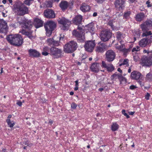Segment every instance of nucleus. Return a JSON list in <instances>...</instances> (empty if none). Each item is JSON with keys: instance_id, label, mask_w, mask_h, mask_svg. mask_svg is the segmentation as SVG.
Masks as SVG:
<instances>
[{"instance_id": "1", "label": "nucleus", "mask_w": 152, "mask_h": 152, "mask_svg": "<svg viewBox=\"0 0 152 152\" xmlns=\"http://www.w3.org/2000/svg\"><path fill=\"white\" fill-rule=\"evenodd\" d=\"M152 26V21L151 20H146L140 25L143 33L142 37H146L145 38L149 39V41H152V33L149 31Z\"/></svg>"}, {"instance_id": "2", "label": "nucleus", "mask_w": 152, "mask_h": 152, "mask_svg": "<svg viewBox=\"0 0 152 152\" xmlns=\"http://www.w3.org/2000/svg\"><path fill=\"white\" fill-rule=\"evenodd\" d=\"M6 39L10 44L15 46L21 45L23 42V38L18 34L9 35Z\"/></svg>"}, {"instance_id": "3", "label": "nucleus", "mask_w": 152, "mask_h": 152, "mask_svg": "<svg viewBox=\"0 0 152 152\" xmlns=\"http://www.w3.org/2000/svg\"><path fill=\"white\" fill-rule=\"evenodd\" d=\"M14 11L17 12L19 15L23 16L29 12L28 8L24 5H20L19 3H15L13 6Z\"/></svg>"}, {"instance_id": "4", "label": "nucleus", "mask_w": 152, "mask_h": 152, "mask_svg": "<svg viewBox=\"0 0 152 152\" xmlns=\"http://www.w3.org/2000/svg\"><path fill=\"white\" fill-rule=\"evenodd\" d=\"M56 26V23L53 20H49L46 22L44 24V27L46 31V35L50 37Z\"/></svg>"}, {"instance_id": "5", "label": "nucleus", "mask_w": 152, "mask_h": 152, "mask_svg": "<svg viewBox=\"0 0 152 152\" xmlns=\"http://www.w3.org/2000/svg\"><path fill=\"white\" fill-rule=\"evenodd\" d=\"M77 47L76 42L71 41L65 45L64 51L67 53H72L75 50Z\"/></svg>"}, {"instance_id": "6", "label": "nucleus", "mask_w": 152, "mask_h": 152, "mask_svg": "<svg viewBox=\"0 0 152 152\" xmlns=\"http://www.w3.org/2000/svg\"><path fill=\"white\" fill-rule=\"evenodd\" d=\"M140 63L142 66L149 67L152 65V58L150 55L148 56H143Z\"/></svg>"}, {"instance_id": "7", "label": "nucleus", "mask_w": 152, "mask_h": 152, "mask_svg": "<svg viewBox=\"0 0 152 152\" xmlns=\"http://www.w3.org/2000/svg\"><path fill=\"white\" fill-rule=\"evenodd\" d=\"M59 23L61 24V29L63 30H68L70 25L71 24L70 20L64 18L60 20Z\"/></svg>"}, {"instance_id": "8", "label": "nucleus", "mask_w": 152, "mask_h": 152, "mask_svg": "<svg viewBox=\"0 0 152 152\" xmlns=\"http://www.w3.org/2000/svg\"><path fill=\"white\" fill-rule=\"evenodd\" d=\"M100 36L101 40L105 42L108 41L111 37L112 33L109 31H101Z\"/></svg>"}, {"instance_id": "9", "label": "nucleus", "mask_w": 152, "mask_h": 152, "mask_svg": "<svg viewBox=\"0 0 152 152\" xmlns=\"http://www.w3.org/2000/svg\"><path fill=\"white\" fill-rule=\"evenodd\" d=\"M79 32L76 30H74L72 32V34L76 37L77 41L79 42H83L85 41V33Z\"/></svg>"}, {"instance_id": "10", "label": "nucleus", "mask_w": 152, "mask_h": 152, "mask_svg": "<svg viewBox=\"0 0 152 152\" xmlns=\"http://www.w3.org/2000/svg\"><path fill=\"white\" fill-rule=\"evenodd\" d=\"M62 50L61 49L58 48L52 47L50 48L49 54L53 56L55 58H58L61 55Z\"/></svg>"}, {"instance_id": "11", "label": "nucleus", "mask_w": 152, "mask_h": 152, "mask_svg": "<svg viewBox=\"0 0 152 152\" xmlns=\"http://www.w3.org/2000/svg\"><path fill=\"white\" fill-rule=\"evenodd\" d=\"M95 45L94 41H88L86 42L84 45L85 49L86 51L89 52H92Z\"/></svg>"}, {"instance_id": "12", "label": "nucleus", "mask_w": 152, "mask_h": 152, "mask_svg": "<svg viewBox=\"0 0 152 152\" xmlns=\"http://www.w3.org/2000/svg\"><path fill=\"white\" fill-rule=\"evenodd\" d=\"M115 56V53L111 50H107L106 53V59L109 62L113 61Z\"/></svg>"}, {"instance_id": "13", "label": "nucleus", "mask_w": 152, "mask_h": 152, "mask_svg": "<svg viewBox=\"0 0 152 152\" xmlns=\"http://www.w3.org/2000/svg\"><path fill=\"white\" fill-rule=\"evenodd\" d=\"M8 29L7 22L3 19H0V32L6 33Z\"/></svg>"}, {"instance_id": "14", "label": "nucleus", "mask_w": 152, "mask_h": 152, "mask_svg": "<svg viewBox=\"0 0 152 152\" xmlns=\"http://www.w3.org/2000/svg\"><path fill=\"white\" fill-rule=\"evenodd\" d=\"M125 3L124 0H116L114 2L115 7L118 10H123L125 7Z\"/></svg>"}, {"instance_id": "15", "label": "nucleus", "mask_w": 152, "mask_h": 152, "mask_svg": "<svg viewBox=\"0 0 152 152\" xmlns=\"http://www.w3.org/2000/svg\"><path fill=\"white\" fill-rule=\"evenodd\" d=\"M44 15L45 18L49 19L54 18L56 16L54 11L50 9L45 10L44 12Z\"/></svg>"}, {"instance_id": "16", "label": "nucleus", "mask_w": 152, "mask_h": 152, "mask_svg": "<svg viewBox=\"0 0 152 152\" xmlns=\"http://www.w3.org/2000/svg\"><path fill=\"white\" fill-rule=\"evenodd\" d=\"M101 66L104 68H106L107 71L109 72H111L113 71L115 69L114 67L111 64H107L104 61H102Z\"/></svg>"}, {"instance_id": "17", "label": "nucleus", "mask_w": 152, "mask_h": 152, "mask_svg": "<svg viewBox=\"0 0 152 152\" xmlns=\"http://www.w3.org/2000/svg\"><path fill=\"white\" fill-rule=\"evenodd\" d=\"M70 4L66 1L62 0L59 4V6L62 10L64 11L67 9L69 7L70 8H71Z\"/></svg>"}, {"instance_id": "18", "label": "nucleus", "mask_w": 152, "mask_h": 152, "mask_svg": "<svg viewBox=\"0 0 152 152\" xmlns=\"http://www.w3.org/2000/svg\"><path fill=\"white\" fill-rule=\"evenodd\" d=\"M85 29L88 30L92 34H94L95 31V28L94 26V23L92 22L86 25L85 27Z\"/></svg>"}, {"instance_id": "19", "label": "nucleus", "mask_w": 152, "mask_h": 152, "mask_svg": "<svg viewBox=\"0 0 152 152\" xmlns=\"http://www.w3.org/2000/svg\"><path fill=\"white\" fill-rule=\"evenodd\" d=\"M28 52L30 57L37 58L40 55L39 52L35 49H30L28 50Z\"/></svg>"}, {"instance_id": "20", "label": "nucleus", "mask_w": 152, "mask_h": 152, "mask_svg": "<svg viewBox=\"0 0 152 152\" xmlns=\"http://www.w3.org/2000/svg\"><path fill=\"white\" fill-rule=\"evenodd\" d=\"M141 75L139 71H134L131 73L130 77L132 79L137 80L139 79Z\"/></svg>"}, {"instance_id": "21", "label": "nucleus", "mask_w": 152, "mask_h": 152, "mask_svg": "<svg viewBox=\"0 0 152 152\" xmlns=\"http://www.w3.org/2000/svg\"><path fill=\"white\" fill-rule=\"evenodd\" d=\"M82 19V16L80 15H78L76 16L73 18L72 22L75 24L76 25H79L81 23Z\"/></svg>"}, {"instance_id": "22", "label": "nucleus", "mask_w": 152, "mask_h": 152, "mask_svg": "<svg viewBox=\"0 0 152 152\" xmlns=\"http://www.w3.org/2000/svg\"><path fill=\"white\" fill-rule=\"evenodd\" d=\"M111 79L112 80H115L117 79H118L120 81L121 83V81H126V79L124 77H123L121 74H117V72L113 74L111 77Z\"/></svg>"}, {"instance_id": "23", "label": "nucleus", "mask_w": 152, "mask_h": 152, "mask_svg": "<svg viewBox=\"0 0 152 152\" xmlns=\"http://www.w3.org/2000/svg\"><path fill=\"white\" fill-rule=\"evenodd\" d=\"M152 41H149V39L144 38L141 39L139 42V45L141 47H144L147 45L151 43Z\"/></svg>"}, {"instance_id": "24", "label": "nucleus", "mask_w": 152, "mask_h": 152, "mask_svg": "<svg viewBox=\"0 0 152 152\" xmlns=\"http://www.w3.org/2000/svg\"><path fill=\"white\" fill-rule=\"evenodd\" d=\"M100 66V64L97 62L93 63L91 65L90 69L93 72L97 73L99 71V68Z\"/></svg>"}, {"instance_id": "25", "label": "nucleus", "mask_w": 152, "mask_h": 152, "mask_svg": "<svg viewBox=\"0 0 152 152\" xmlns=\"http://www.w3.org/2000/svg\"><path fill=\"white\" fill-rule=\"evenodd\" d=\"M106 48V45L104 43H102L97 46L95 50L98 53H102L104 52Z\"/></svg>"}, {"instance_id": "26", "label": "nucleus", "mask_w": 152, "mask_h": 152, "mask_svg": "<svg viewBox=\"0 0 152 152\" xmlns=\"http://www.w3.org/2000/svg\"><path fill=\"white\" fill-rule=\"evenodd\" d=\"M145 16V15L143 13L140 12L136 15L135 19L137 21H141L144 20Z\"/></svg>"}, {"instance_id": "27", "label": "nucleus", "mask_w": 152, "mask_h": 152, "mask_svg": "<svg viewBox=\"0 0 152 152\" xmlns=\"http://www.w3.org/2000/svg\"><path fill=\"white\" fill-rule=\"evenodd\" d=\"M34 23L35 28H38L42 26L43 22L40 19L36 18L34 20Z\"/></svg>"}, {"instance_id": "28", "label": "nucleus", "mask_w": 152, "mask_h": 152, "mask_svg": "<svg viewBox=\"0 0 152 152\" xmlns=\"http://www.w3.org/2000/svg\"><path fill=\"white\" fill-rule=\"evenodd\" d=\"M90 7L89 6L84 3L80 6V9L83 12H86L89 11Z\"/></svg>"}, {"instance_id": "29", "label": "nucleus", "mask_w": 152, "mask_h": 152, "mask_svg": "<svg viewBox=\"0 0 152 152\" xmlns=\"http://www.w3.org/2000/svg\"><path fill=\"white\" fill-rule=\"evenodd\" d=\"M32 32L33 31L31 30L27 31L23 29L20 31V32L22 34L27 36L30 39H32L33 37V36L32 35Z\"/></svg>"}, {"instance_id": "30", "label": "nucleus", "mask_w": 152, "mask_h": 152, "mask_svg": "<svg viewBox=\"0 0 152 152\" xmlns=\"http://www.w3.org/2000/svg\"><path fill=\"white\" fill-rule=\"evenodd\" d=\"M115 36L117 39L122 41L125 38V35L120 31H118L116 33Z\"/></svg>"}, {"instance_id": "31", "label": "nucleus", "mask_w": 152, "mask_h": 152, "mask_svg": "<svg viewBox=\"0 0 152 152\" xmlns=\"http://www.w3.org/2000/svg\"><path fill=\"white\" fill-rule=\"evenodd\" d=\"M24 28L30 29L32 27V23L30 20H26L23 24Z\"/></svg>"}, {"instance_id": "32", "label": "nucleus", "mask_w": 152, "mask_h": 152, "mask_svg": "<svg viewBox=\"0 0 152 152\" xmlns=\"http://www.w3.org/2000/svg\"><path fill=\"white\" fill-rule=\"evenodd\" d=\"M120 43L121 44L120 45H116L115 48L118 50L122 51L125 48L124 47L125 46L122 41H120Z\"/></svg>"}, {"instance_id": "33", "label": "nucleus", "mask_w": 152, "mask_h": 152, "mask_svg": "<svg viewBox=\"0 0 152 152\" xmlns=\"http://www.w3.org/2000/svg\"><path fill=\"white\" fill-rule=\"evenodd\" d=\"M50 49L48 47H45L43 49L42 54L44 56H46L49 54V53L50 52Z\"/></svg>"}, {"instance_id": "34", "label": "nucleus", "mask_w": 152, "mask_h": 152, "mask_svg": "<svg viewBox=\"0 0 152 152\" xmlns=\"http://www.w3.org/2000/svg\"><path fill=\"white\" fill-rule=\"evenodd\" d=\"M131 12L130 11H127L124 12L123 16V18L124 19L128 20L130 18V15L131 14Z\"/></svg>"}, {"instance_id": "35", "label": "nucleus", "mask_w": 152, "mask_h": 152, "mask_svg": "<svg viewBox=\"0 0 152 152\" xmlns=\"http://www.w3.org/2000/svg\"><path fill=\"white\" fill-rule=\"evenodd\" d=\"M119 128L118 125L116 123H113L111 126V129L113 131H116Z\"/></svg>"}, {"instance_id": "36", "label": "nucleus", "mask_w": 152, "mask_h": 152, "mask_svg": "<svg viewBox=\"0 0 152 152\" xmlns=\"http://www.w3.org/2000/svg\"><path fill=\"white\" fill-rule=\"evenodd\" d=\"M145 79L149 81H152V72H150L146 75Z\"/></svg>"}, {"instance_id": "37", "label": "nucleus", "mask_w": 152, "mask_h": 152, "mask_svg": "<svg viewBox=\"0 0 152 152\" xmlns=\"http://www.w3.org/2000/svg\"><path fill=\"white\" fill-rule=\"evenodd\" d=\"M6 121L8 125L10 127H12L15 124L14 122L13 121H11L9 119H7Z\"/></svg>"}, {"instance_id": "38", "label": "nucleus", "mask_w": 152, "mask_h": 152, "mask_svg": "<svg viewBox=\"0 0 152 152\" xmlns=\"http://www.w3.org/2000/svg\"><path fill=\"white\" fill-rule=\"evenodd\" d=\"M129 60L128 59H124L123 62L119 64V66H121L123 65H125L126 66H129Z\"/></svg>"}, {"instance_id": "39", "label": "nucleus", "mask_w": 152, "mask_h": 152, "mask_svg": "<svg viewBox=\"0 0 152 152\" xmlns=\"http://www.w3.org/2000/svg\"><path fill=\"white\" fill-rule=\"evenodd\" d=\"M47 42L48 45L51 46H52L53 43L54 41L53 38H50L47 40Z\"/></svg>"}, {"instance_id": "40", "label": "nucleus", "mask_w": 152, "mask_h": 152, "mask_svg": "<svg viewBox=\"0 0 152 152\" xmlns=\"http://www.w3.org/2000/svg\"><path fill=\"white\" fill-rule=\"evenodd\" d=\"M130 49H126L125 48L122 51L124 52V55L126 56L127 54L130 52Z\"/></svg>"}, {"instance_id": "41", "label": "nucleus", "mask_w": 152, "mask_h": 152, "mask_svg": "<svg viewBox=\"0 0 152 152\" xmlns=\"http://www.w3.org/2000/svg\"><path fill=\"white\" fill-rule=\"evenodd\" d=\"M108 25L110 26L111 28L113 30H114L115 29V27L113 25V20H110L108 23Z\"/></svg>"}, {"instance_id": "42", "label": "nucleus", "mask_w": 152, "mask_h": 152, "mask_svg": "<svg viewBox=\"0 0 152 152\" xmlns=\"http://www.w3.org/2000/svg\"><path fill=\"white\" fill-rule=\"evenodd\" d=\"M33 0H25L24 1V4L27 5L29 6L31 3V2Z\"/></svg>"}, {"instance_id": "43", "label": "nucleus", "mask_w": 152, "mask_h": 152, "mask_svg": "<svg viewBox=\"0 0 152 152\" xmlns=\"http://www.w3.org/2000/svg\"><path fill=\"white\" fill-rule=\"evenodd\" d=\"M122 113L123 115H124V116L126 117V118H129V116L126 113L125 110H123L122 111Z\"/></svg>"}, {"instance_id": "44", "label": "nucleus", "mask_w": 152, "mask_h": 152, "mask_svg": "<svg viewBox=\"0 0 152 152\" xmlns=\"http://www.w3.org/2000/svg\"><path fill=\"white\" fill-rule=\"evenodd\" d=\"M140 50V47L139 46H137L136 47L132 49V52H134V51H138L139 50Z\"/></svg>"}, {"instance_id": "45", "label": "nucleus", "mask_w": 152, "mask_h": 152, "mask_svg": "<svg viewBox=\"0 0 152 152\" xmlns=\"http://www.w3.org/2000/svg\"><path fill=\"white\" fill-rule=\"evenodd\" d=\"M52 46H58L59 45V42L57 41L54 40Z\"/></svg>"}, {"instance_id": "46", "label": "nucleus", "mask_w": 152, "mask_h": 152, "mask_svg": "<svg viewBox=\"0 0 152 152\" xmlns=\"http://www.w3.org/2000/svg\"><path fill=\"white\" fill-rule=\"evenodd\" d=\"M77 107V105L76 103H72L71 104V108L73 109H75Z\"/></svg>"}, {"instance_id": "47", "label": "nucleus", "mask_w": 152, "mask_h": 152, "mask_svg": "<svg viewBox=\"0 0 152 152\" xmlns=\"http://www.w3.org/2000/svg\"><path fill=\"white\" fill-rule=\"evenodd\" d=\"M77 29L79 30H80V32H81V33H82V31H83V33H84L85 31H84V30L81 27H80L79 26H78Z\"/></svg>"}, {"instance_id": "48", "label": "nucleus", "mask_w": 152, "mask_h": 152, "mask_svg": "<svg viewBox=\"0 0 152 152\" xmlns=\"http://www.w3.org/2000/svg\"><path fill=\"white\" fill-rule=\"evenodd\" d=\"M137 88L135 86L132 85L130 86L129 89L132 90H133Z\"/></svg>"}, {"instance_id": "49", "label": "nucleus", "mask_w": 152, "mask_h": 152, "mask_svg": "<svg viewBox=\"0 0 152 152\" xmlns=\"http://www.w3.org/2000/svg\"><path fill=\"white\" fill-rule=\"evenodd\" d=\"M150 96V94L148 93H147L146 95L145 96V98L146 100H148L149 99Z\"/></svg>"}, {"instance_id": "50", "label": "nucleus", "mask_w": 152, "mask_h": 152, "mask_svg": "<svg viewBox=\"0 0 152 152\" xmlns=\"http://www.w3.org/2000/svg\"><path fill=\"white\" fill-rule=\"evenodd\" d=\"M134 60L135 61H137L139 59V58L137 56H133Z\"/></svg>"}, {"instance_id": "51", "label": "nucleus", "mask_w": 152, "mask_h": 152, "mask_svg": "<svg viewBox=\"0 0 152 152\" xmlns=\"http://www.w3.org/2000/svg\"><path fill=\"white\" fill-rule=\"evenodd\" d=\"M105 1V0H95V1L99 4H102Z\"/></svg>"}, {"instance_id": "52", "label": "nucleus", "mask_w": 152, "mask_h": 152, "mask_svg": "<svg viewBox=\"0 0 152 152\" xmlns=\"http://www.w3.org/2000/svg\"><path fill=\"white\" fill-rule=\"evenodd\" d=\"M47 6L48 7H52V4L50 1H48L47 2Z\"/></svg>"}, {"instance_id": "53", "label": "nucleus", "mask_w": 152, "mask_h": 152, "mask_svg": "<svg viewBox=\"0 0 152 152\" xmlns=\"http://www.w3.org/2000/svg\"><path fill=\"white\" fill-rule=\"evenodd\" d=\"M143 53H147L149 55V54H151V52H150L149 50H144L143 51Z\"/></svg>"}, {"instance_id": "54", "label": "nucleus", "mask_w": 152, "mask_h": 152, "mask_svg": "<svg viewBox=\"0 0 152 152\" xmlns=\"http://www.w3.org/2000/svg\"><path fill=\"white\" fill-rule=\"evenodd\" d=\"M17 104H18L19 106L20 107L22 105V102L18 100L17 101Z\"/></svg>"}, {"instance_id": "55", "label": "nucleus", "mask_w": 152, "mask_h": 152, "mask_svg": "<svg viewBox=\"0 0 152 152\" xmlns=\"http://www.w3.org/2000/svg\"><path fill=\"white\" fill-rule=\"evenodd\" d=\"M136 32L137 34V37H139L141 33V31L139 29H138Z\"/></svg>"}, {"instance_id": "56", "label": "nucleus", "mask_w": 152, "mask_h": 152, "mask_svg": "<svg viewBox=\"0 0 152 152\" xmlns=\"http://www.w3.org/2000/svg\"><path fill=\"white\" fill-rule=\"evenodd\" d=\"M146 4L147 5V7H150L152 6V5L150 4V2L148 1H147L146 2Z\"/></svg>"}, {"instance_id": "57", "label": "nucleus", "mask_w": 152, "mask_h": 152, "mask_svg": "<svg viewBox=\"0 0 152 152\" xmlns=\"http://www.w3.org/2000/svg\"><path fill=\"white\" fill-rule=\"evenodd\" d=\"M28 141L27 140L25 142H23V144H24L25 145H27V146H29V145H28Z\"/></svg>"}, {"instance_id": "58", "label": "nucleus", "mask_w": 152, "mask_h": 152, "mask_svg": "<svg viewBox=\"0 0 152 152\" xmlns=\"http://www.w3.org/2000/svg\"><path fill=\"white\" fill-rule=\"evenodd\" d=\"M117 70L118 72H120L121 73L122 72V71L120 68H118Z\"/></svg>"}, {"instance_id": "59", "label": "nucleus", "mask_w": 152, "mask_h": 152, "mask_svg": "<svg viewBox=\"0 0 152 152\" xmlns=\"http://www.w3.org/2000/svg\"><path fill=\"white\" fill-rule=\"evenodd\" d=\"M134 113L135 112H131L129 113V114L131 115H132L134 114Z\"/></svg>"}, {"instance_id": "60", "label": "nucleus", "mask_w": 152, "mask_h": 152, "mask_svg": "<svg viewBox=\"0 0 152 152\" xmlns=\"http://www.w3.org/2000/svg\"><path fill=\"white\" fill-rule=\"evenodd\" d=\"M93 16H96L97 15V13L96 12H94V13L93 14Z\"/></svg>"}, {"instance_id": "61", "label": "nucleus", "mask_w": 152, "mask_h": 152, "mask_svg": "<svg viewBox=\"0 0 152 152\" xmlns=\"http://www.w3.org/2000/svg\"><path fill=\"white\" fill-rule=\"evenodd\" d=\"M104 90V89L103 88H100L99 89V91L102 92Z\"/></svg>"}, {"instance_id": "62", "label": "nucleus", "mask_w": 152, "mask_h": 152, "mask_svg": "<svg viewBox=\"0 0 152 152\" xmlns=\"http://www.w3.org/2000/svg\"><path fill=\"white\" fill-rule=\"evenodd\" d=\"M128 71L129 73L131 72V67H130L129 68V69H128Z\"/></svg>"}, {"instance_id": "63", "label": "nucleus", "mask_w": 152, "mask_h": 152, "mask_svg": "<svg viewBox=\"0 0 152 152\" xmlns=\"http://www.w3.org/2000/svg\"><path fill=\"white\" fill-rule=\"evenodd\" d=\"M7 1H8L11 4V5H12V0H8Z\"/></svg>"}, {"instance_id": "64", "label": "nucleus", "mask_w": 152, "mask_h": 152, "mask_svg": "<svg viewBox=\"0 0 152 152\" xmlns=\"http://www.w3.org/2000/svg\"><path fill=\"white\" fill-rule=\"evenodd\" d=\"M138 82L142 86H143V84L142 83V82L141 81H138Z\"/></svg>"}]
</instances>
